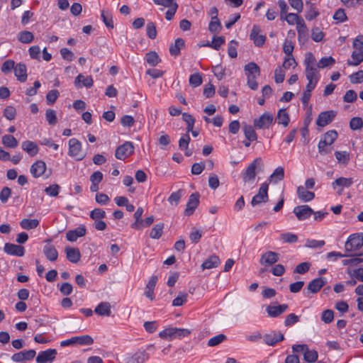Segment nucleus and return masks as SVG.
<instances>
[{
    "instance_id": "f257e3e1",
    "label": "nucleus",
    "mask_w": 363,
    "mask_h": 363,
    "mask_svg": "<svg viewBox=\"0 0 363 363\" xmlns=\"http://www.w3.org/2000/svg\"><path fill=\"white\" fill-rule=\"evenodd\" d=\"M191 330L186 328H168L159 333V336L162 339L172 340L173 339H182L189 336Z\"/></svg>"
},
{
    "instance_id": "f03ea898",
    "label": "nucleus",
    "mask_w": 363,
    "mask_h": 363,
    "mask_svg": "<svg viewBox=\"0 0 363 363\" xmlns=\"http://www.w3.org/2000/svg\"><path fill=\"white\" fill-rule=\"evenodd\" d=\"M337 133L335 130L326 132L320 140L318 148L320 155H326L331 151L330 145L337 139Z\"/></svg>"
},
{
    "instance_id": "7ed1b4c3",
    "label": "nucleus",
    "mask_w": 363,
    "mask_h": 363,
    "mask_svg": "<svg viewBox=\"0 0 363 363\" xmlns=\"http://www.w3.org/2000/svg\"><path fill=\"white\" fill-rule=\"evenodd\" d=\"M263 167L260 157L255 158L242 173V179L245 183L253 182L257 174V170Z\"/></svg>"
},
{
    "instance_id": "20e7f679",
    "label": "nucleus",
    "mask_w": 363,
    "mask_h": 363,
    "mask_svg": "<svg viewBox=\"0 0 363 363\" xmlns=\"http://www.w3.org/2000/svg\"><path fill=\"white\" fill-rule=\"evenodd\" d=\"M363 247V234L354 233L349 236L345 245L347 252H353Z\"/></svg>"
},
{
    "instance_id": "39448f33",
    "label": "nucleus",
    "mask_w": 363,
    "mask_h": 363,
    "mask_svg": "<svg viewBox=\"0 0 363 363\" xmlns=\"http://www.w3.org/2000/svg\"><path fill=\"white\" fill-rule=\"evenodd\" d=\"M93 342L94 340L91 336L84 335L82 336L72 337L70 339L63 340L60 342V345L62 347L69 346L74 344L80 345H91Z\"/></svg>"
},
{
    "instance_id": "423d86ee",
    "label": "nucleus",
    "mask_w": 363,
    "mask_h": 363,
    "mask_svg": "<svg viewBox=\"0 0 363 363\" xmlns=\"http://www.w3.org/2000/svg\"><path fill=\"white\" fill-rule=\"evenodd\" d=\"M30 173L34 178H38L45 175V178H48L51 174V170L48 172L46 171V164L43 160H38L30 167Z\"/></svg>"
},
{
    "instance_id": "0eeeda50",
    "label": "nucleus",
    "mask_w": 363,
    "mask_h": 363,
    "mask_svg": "<svg viewBox=\"0 0 363 363\" xmlns=\"http://www.w3.org/2000/svg\"><path fill=\"white\" fill-rule=\"evenodd\" d=\"M133 144L131 142L127 141L116 148L115 156L118 160H124L125 158L133 155Z\"/></svg>"
},
{
    "instance_id": "6e6552de",
    "label": "nucleus",
    "mask_w": 363,
    "mask_h": 363,
    "mask_svg": "<svg viewBox=\"0 0 363 363\" xmlns=\"http://www.w3.org/2000/svg\"><path fill=\"white\" fill-rule=\"evenodd\" d=\"M268 189L269 184L267 182L262 183L259 187L258 194L252 197L251 204L255 206L262 202H267L268 201Z\"/></svg>"
},
{
    "instance_id": "1a4fd4ad",
    "label": "nucleus",
    "mask_w": 363,
    "mask_h": 363,
    "mask_svg": "<svg viewBox=\"0 0 363 363\" xmlns=\"http://www.w3.org/2000/svg\"><path fill=\"white\" fill-rule=\"evenodd\" d=\"M325 284L326 280L324 277L316 278L308 283L306 291L304 290L303 294L306 296H308L311 293L315 294L318 292Z\"/></svg>"
},
{
    "instance_id": "9d476101",
    "label": "nucleus",
    "mask_w": 363,
    "mask_h": 363,
    "mask_svg": "<svg viewBox=\"0 0 363 363\" xmlns=\"http://www.w3.org/2000/svg\"><path fill=\"white\" fill-rule=\"evenodd\" d=\"M273 121V115L271 113L265 112L259 118L254 120V125L259 129H267L269 128Z\"/></svg>"
},
{
    "instance_id": "9b49d317",
    "label": "nucleus",
    "mask_w": 363,
    "mask_h": 363,
    "mask_svg": "<svg viewBox=\"0 0 363 363\" xmlns=\"http://www.w3.org/2000/svg\"><path fill=\"white\" fill-rule=\"evenodd\" d=\"M337 115V111L330 110L321 112L316 120V125L320 127H325L330 123Z\"/></svg>"
},
{
    "instance_id": "f8f14e48",
    "label": "nucleus",
    "mask_w": 363,
    "mask_h": 363,
    "mask_svg": "<svg viewBox=\"0 0 363 363\" xmlns=\"http://www.w3.org/2000/svg\"><path fill=\"white\" fill-rule=\"evenodd\" d=\"M57 352L55 349H48L39 352L36 357L37 363H51L56 357Z\"/></svg>"
},
{
    "instance_id": "ddd939ff",
    "label": "nucleus",
    "mask_w": 363,
    "mask_h": 363,
    "mask_svg": "<svg viewBox=\"0 0 363 363\" xmlns=\"http://www.w3.org/2000/svg\"><path fill=\"white\" fill-rule=\"evenodd\" d=\"M293 212L299 220H303L314 213L313 210L308 205L297 206Z\"/></svg>"
},
{
    "instance_id": "4468645a",
    "label": "nucleus",
    "mask_w": 363,
    "mask_h": 363,
    "mask_svg": "<svg viewBox=\"0 0 363 363\" xmlns=\"http://www.w3.org/2000/svg\"><path fill=\"white\" fill-rule=\"evenodd\" d=\"M279 259V255L273 251H267L263 253L260 257L259 263L262 265L268 267L272 266Z\"/></svg>"
},
{
    "instance_id": "2eb2a0df",
    "label": "nucleus",
    "mask_w": 363,
    "mask_h": 363,
    "mask_svg": "<svg viewBox=\"0 0 363 363\" xmlns=\"http://www.w3.org/2000/svg\"><path fill=\"white\" fill-rule=\"evenodd\" d=\"M284 340V336L281 332L272 331L269 333L265 334L263 337L264 342L269 346H274L277 342H281Z\"/></svg>"
},
{
    "instance_id": "dca6fc26",
    "label": "nucleus",
    "mask_w": 363,
    "mask_h": 363,
    "mask_svg": "<svg viewBox=\"0 0 363 363\" xmlns=\"http://www.w3.org/2000/svg\"><path fill=\"white\" fill-rule=\"evenodd\" d=\"M199 194L196 192L189 196L186 208L184 210L185 216H191L199 204Z\"/></svg>"
},
{
    "instance_id": "f3484780",
    "label": "nucleus",
    "mask_w": 363,
    "mask_h": 363,
    "mask_svg": "<svg viewBox=\"0 0 363 363\" xmlns=\"http://www.w3.org/2000/svg\"><path fill=\"white\" fill-rule=\"evenodd\" d=\"M36 354V352L34 350H29L26 351H21L13 354L11 356V359L15 362H23L33 359Z\"/></svg>"
},
{
    "instance_id": "a211bd4d",
    "label": "nucleus",
    "mask_w": 363,
    "mask_h": 363,
    "mask_svg": "<svg viewBox=\"0 0 363 363\" xmlns=\"http://www.w3.org/2000/svg\"><path fill=\"white\" fill-rule=\"evenodd\" d=\"M260 30L259 26L254 25L250 35V38L253 40L254 44L257 47H262L266 40L264 35H259Z\"/></svg>"
},
{
    "instance_id": "6ab92c4d",
    "label": "nucleus",
    "mask_w": 363,
    "mask_h": 363,
    "mask_svg": "<svg viewBox=\"0 0 363 363\" xmlns=\"http://www.w3.org/2000/svg\"><path fill=\"white\" fill-rule=\"evenodd\" d=\"M4 250L8 255L18 257H22L25 253V249L23 246L9 242L4 245Z\"/></svg>"
},
{
    "instance_id": "aec40b11",
    "label": "nucleus",
    "mask_w": 363,
    "mask_h": 363,
    "mask_svg": "<svg viewBox=\"0 0 363 363\" xmlns=\"http://www.w3.org/2000/svg\"><path fill=\"white\" fill-rule=\"evenodd\" d=\"M86 232V227L83 225H81L74 230L67 231L66 233V238L68 241L75 242L78 238L84 236Z\"/></svg>"
},
{
    "instance_id": "412c9836",
    "label": "nucleus",
    "mask_w": 363,
    "mask_h": 363,
    "mask_svg": "<svg viewBox=\"0 0 363 363\" xmlns=\"http://www.w3.org/2000/svg\"><path fill=\"white\" fill-rule=\"evenodd\" d=\"M67 259L72 263H77L81 259V253L77 248L66 247L65 248Z\"/></svg>"
},
{
    "instance_id": "4be33fe9",
    "label": "nucleus",
    "mask_w": 363,
    "mask_h": 363,
    "mask_svg": "<svg viewBox=\"0 0 363 363\" xmlns=\"http://www.w3.org/2000/svg\"><path fill=\"white\" fill-rule=\"evenodd\" d=\"M287 304H281L277 306H268L266 308L269 316L276 318L284 313L288 308Z\"/></svg>"
},
{
    "instance_id": "5701e85b",
    "label": "nucleus",
    "mask_w": 363,
    "mask_h": 363,
    "mask_svg": "<svg viewBox=\"0 0 363 363\" xmlns=\"http://www.w3.org/2000/svg\"><path fill=\"white\" fill-rule=\"evenodd\" d=\"M93 84L94 81L91 76L85 78L82 74L77 75L74 80V85L77 88H81L82 86L91 88L93 86Z\"/></svg>"
},
{
    "instance_id": "b1692460",
    "label": "nucleus",
    "mask_w": 363,
    "mask_h": 363,
    "mask_svg": "<svg viewBox=\"0 0 363 363\" xmlns=\"http://www.w3.org/2000/svg\"><path fill=\"white\" fill-rule=\"evenodd\" d=\"M82 150L81 143L76 138H72L69 140V155L77 157L79 155Z\"/></svg>"
},
{
    "instance_id": "393cba45",
    "label": "nucleus",
    "mask_w": 363,
    "mask_h": 363,
    "mask_svg": "<svg viewBox=\"0 0 363 363\" xmlns=\"http://www.w3.org/2000/svg\"><path fill=\"white\" fill-rule=\"evenodd\" d=\"M14 74L17 79L21 82H25L27 79V69L23 63H18L14 68Z\"/></svg>"
},
{
    "instance_id": "a878e982",
    "label": "nucleus",
    "mask_w": 363,
    "mask_h": 363,
    "mask_svg": "<svg viewBox=\"0 0 363 363\" xmlns=\"http://www.w3.org/2000/svg\"><path fill=\"white\" fill-rule=\"evenodd\" d=\"M43 253L46 258L50 262L57 259L58 252L54 245L48 244L43 247Z\"/></svg>"
},
{
    "instance_id": "bb28decb",
    "label": "nucleus",
    "mask_w": 363,
    "mask_h": 363,
    "mask_svg": "<svg viewBox=\"0 0 363 363\" xmlns=\"http://www.w3.org/2000/svg\"><path fill=\"white\" fill-rule=\"evenodd\" d=\"M297 195L298 199L303 202L311 201L315 197V194L313 192L307 191L303 186H298Z\"/></svg>"
},
{
    "instance_id": "cd10ccee",
    "label": "nucleus",
    "mask_w": 363,
    "mask_h": 363,
    "mask_svg": "<svg viewBox=\"0 0 363 363\" xmlns=\"http://www.w3.org/2000/svg\"><path fill=\"white\" fill-rule=\"evenodd\" d=\"M157 281V277L152 276L149 280L148 283L145 287V295L147 298H150L151 301L155 299L154 296V289L156 286Z\"/></svg>"
},
{
    "instance_id": "c85d7f7f",
    "label": "nucleus",
    "mask_w": 363,
    "mask_h": 363,
    "mask_svg": "<svg viewBox=\"0 0 363 363\" xmlns=\"http://www.w3.org/2000/svg\"><path fill=\"white\" fill-rule=\"evenodd\" d=\"M111 304L108 302H101L94 309V312L101 316H109L111 315Z\"/></svg>"
},
{
    "instance_id": "c756f323",
    "label": "nucleus",
    "mask_w": 363,
    "mask_h": 363,
    "mask_svg": "<svg viewBox=\"0 0 363 363\" xmlns=\"http://www.w3.org/2000/svg\"><path fill=\"white\" fill-rule=\"evenodd\" d=\"M22 149L31 157L36 155L38 152L36 143L30 140H26L22 143Z\"/></svg>"
},
{
    "instance_id": "7c9ffc66",
    "label": "nucleus",
    "mask_w": 363,
    "mask_h": 363,
    "mask_svg": "<svg viewBox=\"0 0 363 363\" xmlns=\"http://www.w3.org/2000/svg\"><path fill=\"white\" fill-rule=\"evenodd\" d=\"M185 45L184 40L182 38H177L174 44L169 47V53L171 55L177 57L180 55V50Z\"/></svg>"
},
{
    "instance_id": "2f4dec72",
    "label": "nucleus",
    "mask_w": 363,
    "mask_h": 363,
    "mask_svg": "<svg viewBox=\"0 0 363 363\" xmlns=\"http://www.w3.org/2000/svg\"><path fill=\"white\" fill-rule=\"evenodd\" d=\"M245 71L246 72L247 76L251 77H257L260 74V68L255 62H249L245 66Z\"/></svg>"
},
{
    "instance_id": "473e14b6",
    "label": "nucleus",
    "mask_w": 363,
    "mask_h": 363,
    "mask_svg": "<svg viewBox=\"0 0 363 363\" xmlns=\"http://www.w3.org/2000/svg\"><path fill=\"white\" fill-rule=\"evenodd\" d=\"M353 184V179L352 178H345V177H339L336 179L333 183H332V187L333 189H335L336 187H350Z\"/></svg>"
},
{
    "instance_id": "72a5a7b5",
    "label": "nucleus",
    "mask_w": 363,
    "mask_h": 363,
    "mask_svg": "<svg viewBox=\"0 0 363 363\" xmlns=\"http://www.w3.org/2000/svg\"><path fill=\"white\" fill-rule=\"evenodd\" d=\"M149 359V354L145 351L136 352L129 359L128 363H144Z\"/></svg>"
},
{
    "instance_id": "f704fd0d",
    "label": "nucleus",
    "mask_w": 363,
    "mask_h": 363,
    "mask_svg": "<svg viewBox=\"0 0 363 363\" xmlns=\"http://www.w3.org/2000/svg\"><path fill=\"white\" fill-rule=\"evenodd\" d=\"M242 130L246 139L250 141L257 140V135L252 125L244 124L242 126Z\"/></svg>"
},
{
    "instance_id": "c9c22d12",
    "label": "nucleus",
    "mask_w": 363,
    "mask_h": 363,
    "mask_svg": "<svg viewBox=\"0 0 363 363\" xmlns=\"http://www.w3.org/2000/svg\"><path fill=\"white\" fill-rule=\"evenodd\" d=\"M145 60L147 63L152 67L157 66L161 62L158 54L155 51L147 52L145 55Z\"/></svg>"
},
{
    "instance_id": "e433bc0d",
    "label": "nucleus",
    "mask_w": 363,
    "mask_h": 363,
    "mask_svg": "<svg viewBox=\"0 0 363 363\" xmlns=\"http://www.w3.org/2000/svg\"><path fill=\"white\" fill-rule=\"evenodd\" d=\"M219 264L220 259L216 255H212L203 262L201 268L203 269H212L216 267Z\"/></svg>"
},
{
    "instance_id": "4c0bfd02",
    "label": "nucleus",
    "mask_w": 363,
    "mask_h": 363,
    "mask_svg": "<svg viewBox=\"0 0 363 363\" xmlns=\"http://www.w3.org/2000/svg\"><path fill=\"white\" fill-rule=\"evenodd\" d=\"M164 226L163 223L155 224L150 230V237L155 240L160 239L162 235Z\"/></svg>"
},
{
    "instance_id": "58836bf2",
    "label": "nucleus",
    "mask_w": 363,
    "mask_h": 363,
    "mask_svg": "<svg viewBox=\"0 0 363 363\" xmlns=\"http://www.w3.org/2000/svg\"><path fill=\"white\" fill-rule=\"evenodd\" d=\"M352 58L354 61H350L348 60L347 65H352V66H357L359 65L362 62H363V50H355L352 52Z\"/></svg>"
},
{
    "instance_id": "ea45409f",
    "label": "nucleus",
    "mask_w": 363,
    "mask_h": 363,
    "mask_svg": "<svg viewBox=\"0 0 363 363\" xmlns=\"http://www.w3.org/2000/svg\"><path fill=\"white\" fill-rule=\"evenodd\" d=\"M39 225V220L38 219H28L24 218L20 222V225L23 229L31 230L37 228Z\"/></svg>"
},
{
    "instance_id": "a19ab883",
    "label": "nucleus",
    "mask_w": 363,
    "mask_h": 363,
    "mask_svg": "<svg viewBox=\"0 0 363 363\" xmlns=\"http://www.w3.org/2000/svg\"><path fill=\"white\" fill-rule=\"evenodd\" d=\"M284 177V170L281 167H278L269 177V182L274 184L282 180Z\"/></svg>"
},
{
    "instance_id": "79ce46f5",
    "label": "nucleus",
    "mask_w": 363,
    "mask_h": 363,
    "mask_svg": "<svg viewBox=\"0 0 363 363\" xmlns=\"http://www.w3.org/2000/svg\"><path fill=\"white\" fill-rule=\"evenodd\" d=\"M277 120L278 123L283 125L284 127H286L290 121L289 116L286 112V109L281 108L279 110L277 113Z\"/></svg>"
},
{
    "instance_id": "37998d69",
    "label": "nucleus",
    "mask_w": 363,
    "mask_h": 363,
    "mask_svg": "<svg viewBox=\"0 0 363 363\" xmlns=\"http://www.w3.org/2000/svg\"><path fill=\"white\" fill-rule=\"evenodd\" d=\"M2 143L7 147L15 148L18 146V140L11 135H5L2 137Z\"/></svg>"
},
{
    "instance_id": "c03bdc74",
    "label": "nucleus",
    "mask_w": 363,
    "mask_h": 363,
    "mask_svg": "<svg viewBox=\"0 0 363 363\" xmlns=\"http://www.w3.org/2000/svg\"><path fill=\"white\" fill-rule=\"evenodd\" d=\"M221 29V24L216 16H212L211 21L208 25V30L213 33H218Z\"/></svg>"
},
{
    "instance_id": "a18cd8bd",
    "label": "nucleus",
    "mask_w": 363,
    "mask_h": 363,
    "mask_svg": "<svg viewBox=\"0 0 363 363\" xmlns=\"http://www.w3.org/2000/svg\"><path fill=\"white\" fill-rule=\"evenodd\" d=\"M306 77L307 80L314 81L316 80V82L318 81L319 77H318V71L317 68L308 67H306Z\"/></svg>"
},
{
    "instance_id": "49530a36",
    "label": "nucleus",
    "mask_w": 363,
    "mask_h": 363,
    "mask_svg": "<svg viewBox=\"0 0 363 363\" xmlns=\"http://www.w3.org/2000/svg\"><path fill=\"white\" fill-rule=\"evenodd\" d=\"M335 156L337 162L342 164H347L350 161V154L346 151H336Z\"/></svg>"
},
{
    "instance_id": "de8ad7c7",
    "label": "nucleus",
    "mask_w": 363,
    "mask_h": 363,
    "mask_svg": "<svg viewBox=\"0 0 363 363\" xmlns=\"http://www.w3.org/2000/svg\"><path fill=\"white\" fill-rule=\"evenodd\" d=\"M303 359L309 363L315 362L318 359V352L313 350H311L308 347L303 353Z\"/></svg>"
},
{
    "instance_id": "09e8293b",
    "label": "nucleus",
    "mask_w": 363,
    "mask_h": 363,
    "mask_svg": "<svg viewBox=\"0 0 363 363\" xmlns=\"http://www.w3.org/2000/svg\"><path fill=\"white\" fill-rule=\"evenodd\" d=\"M306 5L310 6V9L306 14V18L308 21H312L319 15V11L310 1H306Z\"/></svg>"
},
{
    "instance_id": "8fccbe9b",
    "label": "nucleus",
    "mask_w": 363,
    "mask_h": 363,
    "mask_svg": "<svg viewBox=\"0 0 363 363\" xmlns=\"http://www.w3.org/2000/svg\"><path fill=\"white\" fill-rule=\"evenodd\" d=\"M33 34L30 31H22L18 34V40L23 43H30L33 40Z\"/></svg>"
},
{
    "instance_id": "3c124183",
    "label": "nucleus",
    "mask_w": 363,
    "mask_h": 363,
    "mask_svg": "<svg viewBox=\"0 0 363 363\" xmlns=\"http://www.w3.org/2000/svg\"><path fill=\"white\" fill-rule=\"evenodd\" d=\"M225 43V38L223 36H214L211 43H207V46L218 50L221 45Z\"/></svg>"
},
{
    "instance_id": "603ef678",
    "label": "nucleus",
    "mask_w": 363,
    "mask_h": 363,
    "mask_svg": "<svg viewBox=\"0 0 363 363\" xmlns=\"http://www.w3.org/2000/svg\"><path fill=\"white\" fill-rule=\"evenodd\" d=\"M335 60L333 57H332L330 56L325 57H322L319 60L317 66L318 68L323 69L326 67L333 65L335 64Z\"/></svg>"
},
{
    "instance_id": "864d4df0",
    "label": "nucleus",
    "mask_w": 363,
    "mask_h": 363,
    "mask_svg": "<svg viewBox=\"0 0 363 363\" xmlns=\"http://www.w3.org/2000/svg\"><path fill=\"white\" fill-rule=\"evenodd\" d=\"M226 336L223 334H219L216 336H213V337L210 338L208 341V346L209 347H214L222 342H223L225 340H226Z\"/></svg>"
},
{
    "instance_id": "5fc2aeb1",
    "label": "nucleus",
    "mask_w": 363,
    "mask_h": 363,
    "mask_svg": "<svg viewBox=\"0 0 363 363\" xmlns=\"http://www.w3.org/2000/svg\"><path fill=\"white\" fill-rule=\"evenodd\" d=\"M350 127L353 130H360L363 128V120L360 117H354L350 121Z\"/></svg>"
},
{
    "instance_id": "6e6d98bb",
    "label": "nucleus",
    "mask_w": 363,
    "mask_h": 363,
    "mask_svg": "<svg viewBox=\"0 0 363 363\" xmlns=\"http://www.w3.org/2000/svg\"><path fill=\"white\" fill-rule=\"evenodd\" d=\"M90 218L94 220H101L106 217V212L101 208H94L90 212Z\"/></svg>"
},
{
    "instance_id": "4d7b16f0",
    "label": "nucleus",
    "mask_w": 363,
    "mask_h": 363,
    "mask_svg": "<svg viewBox=\"0 0 363 363\" xmlns=\"http://www.w3.org/2000/svg\"><path fill=\"white\" fill-rule=\"evenodd\" d=\"M187 294L184 292H179L178 296L173 300L172 305L174 306H182L187 301Z\"/></svg>"
},
{
    "instance_id": "13d9d810",
    "label": "nucleus",
    "mask_w": 363,
    "mask_h": 363,
    "mask_svg": "<svg viewBox=\"0 0 363 363\" xmlns=\"http://www.w3.org/2000/svg\"><path fill=\"white\" fill-rule=\"evenodd\" d=\"M280 238L281 240L286 243H294L298 240V236L291 233H282Z\"/></svg>"
},
{
    "instance_id": "bf43d9fd",
    "label": "nucleus",
    "mask_w": 363,
    "mask_h": 363,
    "mask_svg": "<svg viewBox=\"0 0 363 363\" xmlns=\"http://www.w3.org/2000/svg\"><path fill=\"white\" fill-rule=\"evenodd\" d=\"M60 190V186L57 184H54L46 187L44 191L50 196L55 197L59 194Z\"/></svg>"
},
{
    "instance_id": "052dcab7",
    "label": "nucleus",
    "mask_w": 363,
    "mask_h": 363,
    "mask_svg": "<svg viewBox=\"0 0 363 363\" xmlns=\"http://www.w3.org/2000/svg\"><path fill=\"white\" fill-rule=\"evenodd\" d=\"M15 62L12 60H6L1 65V70L4 74H9L15 68Z\"/></svg>"
},
{
    "instance_id": "680f3d73",
    "label": "nucleus",
    "mask_w": 363,
    "mask_h": 363,
    "mask_svg": "<svg viewBox=\"0 0 363 363\" xmlns=\"http://www.w3.org/2000/svg\"><path fill=\"white\" fill-rule=\"evenodd\" d=\"M60 95L57 89L50 90L46 95V102L48 105L53 104Z\"/></svg>"
},
{
    "instance_id": "e2e57ef3",
    "label": "nucleus",
    "mask_w": 363,
    "mask_h": 363,
    "mask_svg": "<svg viewBox=\"0 0 363 363\" xmlns=\"http://www.w3.org/2000/svg\"><path fill=\"white\" fill-rule=\"evenodd\" d=\"M146 33L150 39H155L157 36L156 26L153 22H149L146 26Z\"/></svg>"
},
{
    "instance_id": "0e129e2a",
    "label": "nucleus",
    "mask_w": 363,
    "mask_h": 363,
    "mask_svg": "<svg viewBox=\"0 0 363 363\" xmlns=\"http://www.w3.org/2000/svg\"><path fill=\"white\" fill-rule=\"evenodd\" d=\"M16 115V108L13 106H8L4 110V116L9 120H13Z\"/></svg>"
},
{
    "instance_id": "69168bd1",
    "label": "nucleus",
    "mask_w": 363,
    "mask_h": 363,
    "mask_svg": "<svg viewBox=\"0 0 363 363\" xmlns=\"http://www.w3.org/2000/svg\"><path fill=\"white\" fill-rule=\"evenodd\" d=\"M45 117L48 123L51 125H54L57 123V116L56 113L52 109H48L45 113Z\"/></svg>"
},
{
    "instance_id": "338daca9",
    "label": "nucleus",
    "mask_w": 363,
    "mask_h": 363,
    "mask_svg": "<svg viewBox=\"0 0 363 363\" xmlns=\"http://www.w3.org/2000/svg\"><path fill=\"white\" fill-rule=\"evenodd\" d=\"M189 84L194 86L197 87L202 84V77L199 73L191 74L189 77Z\"/></svg>"
},
{
    "instance_id": "774afa93",
    "label": "nucleus",
    "mask_w": 363,
    "mask_h": 363,
    "mask_svg": "<svg viewBox=\"0 0 363 363\" xmlns=\"http://www.w3.org/2000/svg\"><path fill=\"white\" fill-rule=\"evenodd\" d=\"M350 79L352 84H359L363 82V70H359L350 76Z\"/></svg>"
}]
</instances>
